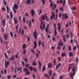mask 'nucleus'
<instances>
[{
    "label": "nucleus",
    "instance_id": "obj_56",
    "mask_svg": "<svg viewBox=\"0 0 79 79\" xmlns=\"http://www.w3.org/2000/svg\"><path fill=\"white\" fill-rule=\"evenodd\" d=\"M42 45H43V47H45V45H44V42H42Z\"/></svg>",
    "mask_w": 79,
    "mask_h": 79
},
{
    "label": "nucleus",
    "instance_id": "obj_45",
    "mask_svg": "<svg viewBox=\"0 0 79 79\" xmlns=\"http://www.w3.org/2000/svg\"><path fill=\"white\" fill-rule=\"evenodd\" d=\"M23 27L25 29H27V27L26 26V25H25L24 27Z\"/></svg>",
    "mask_w": 79,
    "mask_h": 79
},
{
    "label": "nucleus",
    "instance_id": "obj_51",
    "mask_svg": "<svg viewBox=\"0 0 79 79\" xmlns=\"http://www.w3.org/2000/svg\"><path fill=\"white\" fill-rule=\"evenodd\" d=\"M18 27H19V24H18V25L16 26V30H18Z\"/></svg>",
    "mask_w": 79,
    "mask_h": 79
},
{
    "label": "nucleus",
    "instance_id": "obj_19",
    "mask_svg": "<svg viewBox=\"0 0 79 79\" xmlns=\"http://www.w3.org/2000/svg\"><path fill=\"white\" fill-rule=\"evenodd\" d=\"M60 65H61V63H59L58 64V65H56V69H58V67H60Z\"/></svg>",
    "mask_w": 79,
    "mask_h": 79
},
{
    "label": "nucleus",
    "instance_id": "obj_58",
    "mask_svg": "<svg viewBox=\"0 0 79 79\" xmlns=\"http://www.w3.org/2000/svg\"><path fill=\"white\" fill-rule=\"evenodd\" d=\"M22 69V67H20L19 69H17L18 71H20Z\"/></svg>",
    "mask_w": 79,
    "mask_h": 79
},
{
    "label": "nucleus",
    "instance_id": "obj_28",
    "mask_svg": "<svg viewBox=\"0 0 79 79\" xmlns=\"http://www.w3.org/2000/svg\"><path fill=\"white\" fill-rule=\"evenodd\" d=\"M23 52V55H26V50H24Z\"/></svg>",
    "mask_w": 79,
    "mask_h": 79
},
{
    "label": "nucleus",
    "instance_id": "obj_57",
    "mask_svg": "<svg viewBox=\"0 0 79 79\" xmlns=\"http://www.w3.org/2000/svg\"><path fill=\"white\" fill-rule=\"evenodd\" d=\"M34 38L35 39H37V35H34Z\"/></svg>",
    "mask_w": 79,
    "mask_h": 79
},
{
    "label": "nucleus",
    "instance_id": "obj_4",
    "mask_svg": "<svg viewBox=\"0 0 79 79\" xmlns=\"http://www.w3.org/2000/svg\"><path fill=\"white\" fill-rule=\"evenodd\" d=\"M63 16L62 17V19H64V18L66 19L67 18H68V16H67V14H63Z\"/></svg>",
    "mask_w": 79,
    "mask_h": 79
},
{
    "label": "nucleus",
    "instance_id": "obj_5",
    "mask_svg": "<svg viewBox=\"0 0 79 79\" xmlns=\"http://www.w3.org/2000/svg\"><path fill=\"white\" fill-rule=\"evenodd\" d=\"M5 67L6 68H8V66L9 64H10V62L8 61L7 62L6 61L5 62Z\"/></svg>",
    "mask_w": 79,
    "mask_h": 79
},
{
    "label": "nucleus",
    "instance_id": "obj_22",
    "mask_svg": "<svg viewBox=\"0 0 79 79\" xmlns=\"http://www.w3.org/2000/svg\"><path fill=\"white\" fill-rule=\"evenodd\" d=\"M63 0H60L59 1H57V3H63Z\"/></svg>",
    "mask_w": 79,
    "mask_h": 79
},
{
    "label": "nucleus",
    "instance_id": "obj_9",
    "mask_svg": "<svg viewBox=\"0 0 79 79\" xmlns=\"http://www.w3.org/2000/svg\"><path fill=\"white\" fill-rule=\"evenodd\" d=\"M74 75H75V72H73L70 74V77L72 79H73V76Z\"/></svg>",
    "mask_w": 79,
    "mask_h": 79
},
{
    "label": "nucleus",
    "instance_id": "obj_43",
    "mask_svg": "<svg viewBox=\"0 0 79 79\" xmlns=\"http://www.w3.org/2000/svg\"><path fill=\"white\" fill-rule=\"evenodd\" d=\"M7 9V12L8 13H9V8L8 7V6H6Z\"/></svg>",
    "mask_w": 79,
    "mask_h": 79
},
{
    "label": "nucleus",
    "instance_id": "obj_18",
    "mask_svg": "<svg viewBox=\"0 0 79 79\" xmlns=\"http://www.w3.org/2000/svg\"><path fill=\"white\" fill-rule=\"evenodd\" d=\"M48 67L49 68H52V63H50L48 64Z\"/></svg>",
    "mask_w": 79,
    "mask_h": 79
},
{
    "label": "nucleus",
    "instance_id": "obj_60",
    "mask_svg": "<svg viewBox=\"0 0 79 79\" xmlns=\"http://www.w3.org/2000/svg\"><path fill=\"white\" fill-rule=\"evenodd\" d=\"M5 55L6 58L7 59H8V56L6 55V53H5Z\"/></svg>",
    "mask_w": 79,
    "mask_h": 79
},
{
    "label": "nucleus",
    "instance_id": "obj_11",
    "mask_svg": "<svg viewBox=\"0 0 79 79\" xmlns=\"http://www.w3.org/2000/svg\"><path fill=\"white\" fill-rule=\"evenodd\" d=\"M69 66L70 67H71V68H73V67H75V64L74 63L71 64H69Z\"/></svg>",
    "mask_w": 79,
    "mask_h": 79
},
{
    "label": "nucleus",
    "instance_id": "obj_52",
    "mask_svg": "<svg viewBox=\"0 0 79 79\" xmlns=\"http://www.w3.org/2000/svg\"><path fill=\"white\" fill-rule=\"evenodd\" d=\"M44 76H46V77H48L49 78H50V76L48 75L47 74H45L44 75Z\"/></svg>",
    "mask_w": 79,
    "mask_h": 79
},
{
    "label": "nucleus",
    "instance_id": "obj_46",
    "mask_svg": "<svg viewBox=\"0 0 79 79\" xmlns=\"http://www.w3.org/2000/svg\"><path fill=\"white\" fill-rule=\"evenodd\" d=\"M27 40L28 41H30V38L28 36H27Z\"/></svg>",
    "mask_w": 79,
    "mask_h": 79
},
{
    "label": "nucleus",
    "instance_id": "obj_55",
    "mask_svg": "<svg viewBox=\"0 0 79 79\" xmlns=\"http://www.w3.org/2000/svg\"><path fill=\"white\" fill-rule=\"evenodd\" d=\"M60 10H61V11H63V10H64L63 7H60Z\"/></svg>",
    "mask_w": 79,
    "mask_h": 79
},
{
    "label": "nucleus",
    "instance_id": "obj_16",
    "mask_svg": "<svg viewBox=\"0 0 79 79\" xmlns=\"http://www.w3.org/2000/svg\"><path fill=\"white\" fill-rule=\"evenodd\" d=\"M15 56L13 55H12V57L11 58L9 59V60H12V61H13L14 60V58H15Z\"/></svg>",
    "mask_w": 79,
    "mask_h": 79
},
{
    "label": "nucleus",
    "instance_id": "obj_23",
    "mask_svg": "<svg viewBox=\"0 0 79 79\" xmlns=\"http://www.w3.org/2000/svg\"><path fill=\"white\" fill-rule=\"evenodd\" d=\"M38 62L39 63V64L40 69L41 68V63H40V61H39V60L38 61Z\"/></svg>",
    "mask_w": 79,
    "mask_h": 79
},
{
    "label": "nucleus",
    "instance_id": "obj_64",
    "mask_svg": "<svg viewBox=\"0 0 79 79\" xmlns=\"http://www.w3.org/2000/svg\"><path fill=\"white\" fill-rule=\"evenodd\" d=\"M36 56L37 57V58H39V54H38V53H36Z\"/></svg>",
    "mask_w": 79,
    "mask_h": 79
},
{
    "label": "nucleus",
    "instance_id": "obj_15",
    "mask_svg": "<svg viewBox=\"0 0 79 79\" xmlns=\"http://www.w3.org/2000/svg\"><path fill=\"white\" fill-rule=\"evenodd\" d=\"M14 23L15 24H17V23H18V20L16 19L15 18H14Z\"/></svg>",
    "mask_w": 79,
    "mask_h": 79
},
{
    "label": "nucleus",
    "instance_id": "obj_36",
    "mask_svg": "<svg viewBox=\"0 0 79 79\" xmlns=\"http://www.w3.org/2000/svg\"><path fill=\"white\" fill-rule=\"evenodd\" d=\"M63 38L64 39V42H65L66 41V38L64 35H63Z\"/></svg>",
    "mask_w": 79,
    "mask_h": 79
},
{
    "label": "nucleus",
    "instance_id": "obj_32",
    "mask_svg": "<svg viewBox=\"0 0 79 79\" xmlns=\"http://www.w3.org/2000/svg\"><path fill=\"white\" fill-rule=\"evenodd\" d=\"M46 69V67H45V66H44L43 68V70L44 71H45V69Z\"/></svg>",
    "mask_w": 79,
    "mask_h": 79
},
{
    "label": "nucleus",
    "instance_id": "obj_7",
    "mask_svg": "<svg viewBox=\"0 0 79 79\" xmlns=\"http://www.w3.org/2000/svg\"><path fill=\"white\" fill-rule=\"evenodd\" d=\"M33 43H34V46L33 48L34 49H35L36 48H37V42L35 41H34L33 42Z\"/></svg>",
    "mask_w": 79,
    "mask_h": 79
},
{
    "label": "nucleus",
    "instance_id": "obj_48",
    "mask_svg": "<svg viewBox=\"0 0 79 79\" xmlns=\"http://www.w3.org/2000/svg\"><path fill=\"white\" fill-rule=\"evenodd\" d=\"M23 21L24 23H25V17H23Z\"/></svg>",
    "mask_w": 79,
    "mask_h": 79
},
{
    "label": "nucleus",
    "instance_id": "obj_39",
    "mask_svg": "<svg viewBox=\"0 0 79 79\" xmlns=\"http://www.w3.org/2000/svg\"><path fill=\"white\" fill-rule=\"evenodd\" d=\"M42 2V3H43V4H45V0H41Z\"/></svg>",
    "mask_w": 79,
    "mask_h": 79
},
{
    "label": "nucleus",
    "instance_id": "obj_59",
    "mask_svg": "<svg viewBox=\"0 0 79 79\" xmlns=\"http://www.w3.org/2000/svg\"><path fill=\"white\" fill-rule=\"evenodd\" d=\"M60 45H61V46H63V43H61V42H60Z\"/></svg>",
    "mask_w": 79,
    "mask_h": 79
},
{
    "label": "nucleus",
    "instance_id": "obj_14",
    "mask_svg": "<svg viewBox=\"0 0 79 79\" xmlns=\"http://www.w3.org/2000/svg\"><path fill=\"white\" fill-rule=\"evenodd\" d=\"M2 25H3V26L4 27H5V25H6L5 20H3V21H2Z\"/></svg>",
    "mask_w": 79,
    "mask_h": 79
},
{
    "label": "nucleus",
    "instance_id": "obj_40",
    "mask_svg": "<svg viewBox=\"0 0 79 79\" xmlns=\"http://www.w3.org/2000/svg\"><path fill=\"white\" fill-rule=\"evenodd\" d=\"M53 2H52L50 4V6L51 7H52H52H53Z\"/></svg>",
    "mask_w": 79,
    "mask_h": 79
},
{
    "label": "nucleus",
    "instance_id": "obj_62",
    "mask_svg": "<svg viewBox=\"0 0 79 79\" xmlns=\"http://www.w3.org/2000/svg\"><path fill=\"white\" fill-rule=\"evenodd\" d=\"M51 49H52V50H54L55 49V47H53V46H52V47L51 48Z\"/></svg>",
    "mask_w": 79,
    "mask_h": 79
},
{
    "label": "nucleus",
    "instance_id": "obj_30",
    "mask_svg": "<svg viewBox=\"0 0 79 79\" xmlns=\"http://www.w3.org/2000/svg\"><path fill=\"white\" fill-rule=\"evenodd\" d=\"M23 49H25L26 48V44H24L23 46Z\"/></svg>",
    "mask_w": 79,
    "mask_h": 79
},
{
    "label": "nucleus",
    "instance_id": "obj_49",
    "mask_svg": "<svg viewBox=\"0 0 79 79\" xmlns=\"http://www.w3.org/2000/svg\"><path fill=\"white\" fill-rule=\"evenodd\" d=\"M70 35H71V37H73V34H72V33H71V32H70Z\"/></svg>",
    "mask_w": 79,
    "mask_h": 79
},
{
    "label": "nucleus",
    "instance_id": "obj_12",
    "mask_svg": "<svg viewBox=\"0 0 79 79\" xmlns=\"http://www.w3.org/2000/svg\"><path fill=\"white\" fill-rule=\"evenodd\" d=\"M31 13L32 16H34V14H35V12H34V10L33 9L31 10Z\"/></svg>",
    "mask_w": 79,
    "mask_h": 79
},
{
    "label": "nucleus",
    "instance_id": "obj_37",
    "mask_svg": "<svg viewBox=\"0 0 79 79\" xmlns=\"http://www.w3.org/2000/svg\"><path fill=\"white\" fill-rule=\"evenodd\" d=\"M31 52H32V53H33L34 55L35 54V52H34V49H31Z\"/></svg>",
    "mask_w": 79,
    "mask_h": 79
},
{
    "label": "nucleus",
    "instance_id": "obj_24",
    "mask_svg": "<svg viewBox=\"0 0 79 79\" xmlns=\"http://www.w3.org/2000/svg\"><path fill=\"white\" fill-rule=\"evenodd\" d=\"M66 54L65 53H63L62 52L61 54V56L62 57H64V56H66Z\"/></svg>",
    "mask_w": 79,
    "mask_h": 79
},
{
    "label": "nucleus",
    "instance_id": "obj_34",
    "mask_svg": "<svg viewBox=\"0 0 79 79\" xmlns=\"http://www.w3.org/2000/svg\"><path fill=\"white\" fill-rule=\"evenodd\" d=\"M41 45V41H39L38 43V45L39 47H40Z\"/></svg>",
    "mask_w": 79,
    "mask_h": 79
},
{
    "label": "nucleus",
    "instance_id": "obj_35",
    "mask_svg": "<svg viewBox=\"0 0 79 79\" xmlns=\"http://www.w3.org/2000/svg\"><path fill=\"white\" fill-rule=\"evenodd\" d=\"M68 50L69 51H71V46H69V47Z\"/></svg>",
    "mask_w": 79,
    "mask_h": 79
},
{
    "label": "nucleus",
    "instance_id": "obj_13",
    "mask_svg": "<svg viewBox=\"0 0 79 79\" xmlns=\"http://www.w3.org/2000/svg\"><path fill=\"white\" fill-rule=\"evenodd\" d=\"M4 37L6 40H7V37H8V34H7V33H6V34H4Z\"/></svg>",
    "mask_w": 79,
    "mask_h": 79
},
{
    "label": "nucleus",
    "instance_id": "obj_2",
    "mask_svg": "<svg viewBox=\"0 0 79 79\" xmlns=\"http://www.w3.org/2000/svg\"><path fill=\"white\" fill-rule=\"evenodd\" d=\"M43 20H45V19H46L47 21H48L49 19L48 18V17L47 16H46V17L44 15H42V18Z\"/></svg>",
    "mask_w": 79,
    "mask_h": 79
},
{
    "label": "nucleus",
    "instance_id": "obj_6",
    "mask_svg": "<svg viewBox=\"0 0 79 79\" xmlns=\"http://www.w3.org/2000/svg\"><path fill=\"white\" fill-rule=\"evenodd\" d=\"M45 24H44V23H43V24L41 23V25L40 27V29H44L45 28Z\"/></svg>",
    "mask_w": 79,
    "mask_h": 79
},
{
    "label": "nucleus",
    "instance_id": "obj_38",
    "mask_svg": "<svg viewBox=\"0 0 79 79\" xmlns=\"http://www.w3.org/2000/svg\"><path fill=\"white\" fill-rule=\"evenodd\" d=\"M2 10H4V11H6V9H5V8L4 7H3L2 8Z\"/></svg>",
    "mask_w": 79,
    "mask_h": 79
},
{
    "label": "nucleus",
    "instance_id": "obj_50",
    "mask_svg": "<svg viewBox=\"0 0 79 79\" xmlns=\"http://www.w3.org/2000/svg\"><path fill=\"white\" fill-rule=\"evenodd\" d=\"M24 60L26 63H27L28 60L26 58L25 59H24Z\"/></svg>",
    "mask_w": 79,
    "mask_h": 79
},
{
    "label": "nucleus",
    "instance_id": "obj_42",
    "mask_svg": "<svg viewBox=\"0 0 79 79\" xmlns=\"http://www.w3.org/2000/svg\"><path fill=\"white\" fill-rule=\"evenodd\" d=\"M1 31H2V32H4V31H5V29H4V28H3V27H2V28Z\"/></svg>",
    "mask_w": 79,
    "mask_h": 79
},
{
    "label": "nucleus",
    "instance_id": "obj_20",
    "mask_svg": "<svg viewBox=\"0 0 79 79\" xmlns=\"http://www.w3.org/2000/svg\"><path fill=\"white\" fill-rule=\"evenodd\" d=\"M32 64L33 65H34V66H36V65H37V62H36L35 61H33Z\"/></svg>",
    "mask_w": 79,
    "mask_h": 79
},
{
    "label": "nucleus",
    "instance_id": "obj_63",
    "mask_svg": "<svg viewBox=\"0 0 79 79\" xmlns=\"http://www.w3.org/2000/svg\"><path fill=\"white\" fill-rule=\"evenodd\" d=\"M10 78H11V76H8L7 77V79H10Z\"/></svg>",
    "mask_w": 79,
    "mask_h": 79
},
{
    "label": "nucleus",
    "instance_id": "obj_31",
    "mask_svg": "<svg viewBox=\"0 0 79 79\" xmlns=\"http://www.w3.org/2000/svg\"><path fill=\"white\" fill-rule=\"evenodd\" d=\"M54 34L55 35H56V34H57V32L56 31V29H55L54 30Z\"/></svg>",
    "mask_w": 79,
    "mask_h": 79
},
{
    "label": "nucleus",
    "instance_id": "obj_53",
    "mask_svg": "<svg viewBox=\"0 0 79 79\" xmlns=\"http://www.w3.org/2000/svg\"><path fill=\"white\" fill-rule=\"evenodd\" d=\"M72 9L73 10H76V7L75 6L73 7L72 8Z\"/></svg>",
    "mask_w": 79,
    "mask_h": 79
},
{
    "label": "nucleus",
    "instance_id": "obj_1",
    "mask_svg": "<svg viewBox=\"0 0 79 79\" xmlns=\"http://www.w3.org/2000/svg\"><path fill=\"white\" fill-rule=\"evenodd\" d=\"M23 71L25 72L28 75H29L30 74H31V73L29 72L28 69L26 68L23 69Z\"/></svg>",
    "mask_w": 79,
    "mask_h": 79
},
{
    "label": "nucleus",
    "instance_id": "obj_8",
    "mask_svg": "<svg viewBox=\"0 0 79 79\" xmlns=\"http://www.w3.org/2000/svg\"><path fill=\"white\" fill-rule=\"evenodd\" d=\"M72 71L73 73H75V71H77V68L76 67H73V69L72 70Z\"/></svg>",
    "mask_w": 79,
    "mask_h": 79
},
{
    "label": "nucleus",
    "instance_id": "obj_3",
    "mask_svg": "<svg viewBox=\"0 0 79 79\" xmlns=\"http://www.w3.org/2000/svg\"><path fill=\"white\" fill-rule=\"evenodd\" d=\"M53 18L54 19H55V13L53 12H52V15L51 16V20H52Z\"/></svg>",
    "mask_w": 79,
    "mask_h": 79
},
{
    "label": "nucleus",
    "instance_id": "obj_26",
    "mask_svg": "<svg viewBox=\"0 0 79 79\" xmlns=\"http://www.w3.org/2000/svg\"><path fill=\"white\" fill-rule=\"evenodd\" d=\"M69 55L70 56H74V55L71 52H70L69 53Z\"/></svg>",
    "mask_w": 79,
    "mask_h": 79
},
{
    "label": "nucleus",
    "instance_id": "obj_54",
    "mask_svg": "<svg viewBox=\"0 0 79 79\" xmlns=\"http://www.w3.org/2000/svg\"><path fill=\"white\" fill-rule=\"evenodd\" d=\"M52 70H50L49 72V75L50 76H52Z\"/></svg>",
    "mask_w": 79,
    "mask_h": 79
},
{
    "label": "nucleus",
    "instance_id": "obj_27",
    "mask_svg": "<svg viewBox=\"0 0 79 79\" xmlns=\"http://www.w3.org/2000/svg\"><path fill=\"white\" fill-rule=\"evenodd\" d=\"M29 68L30 69V70L31 71H33V68H32V66L29 67Z\"/></svg>",
    "mask_w": 79,
    "mask_h": 79
},
{
    "label": "nucleus",
    "instance_id": "obj_25",
    "mask_svg": "<svg viewBox=\"0 0 79 79\" xmlns=\"http://www.w3.org/2000/svg\"><path fill=\"white\" fill-rule=\"evenodd\" d=\"M14 7L15 8H16V9H18V6L16 4L14 6Z\"/></svg>",
    "mask_w": 79,
    "mask_h": 79
},
{
    "label": "nucleus",
    "instance_id": "obj_33",
    "mask_svg": "<svg viewBox=\"0 0 79 79\" xmlns=\"http://www.w3.org/2000/svg\"><path fill=\"white\" fill-rule=\"evenodd\" d=\"M54 65H55V64H56V59H55L54 60Z\"/></svg>",
    "mask_w": 79,
    "mask_h": 79
},
{
    "label": "nucleus",
    "instance_id": "obj_21",
    "mask_svg": "<svg viewBox=\"0 0 79 79\" xmlns=\"http://www.w3.org/2000/svg\"><path fill=\"white\" fill-rule=\"evenodd\" d=\"M31 0H27V3L28 5H29V4H30V3H31Z\"/></svg>",
    "mask_w": 79,
    "mask_h": 79
},
{
    "label": "nucleus",
    "instance_id": "obj_61",
    "mask_svg": "<svg viewBox=\"0 0 79 79\" xmlns=\"http://www.w3.org/2000/svg\"><path fill=\"white\" fill-rule=\"evenodd\" d=\"M73 49L74 50H76V47L74 46L73 48Z\"/></svg>",
    "mask_w": 79,
    "mask_h": 79
},
{
    "label": "nucleus",
    "instance_id": "obj_47",
    "mask_svg": "<svg viewBox=\"0 0 79 79\" xmlns=\"http://www.w3.org/2000/svg\"><path fill=\"white\" fill-rule=\"evenodd\" d=\"M10 34L11 37H13V33L12 32H10Z\"/></svg>",
    "mask_w": 79,
    "mask_h": 79
},
{
    "label": "nucleus",
    "instance_id": "obj_41",
    "mask_svg": "<svg viewBox=\"0 0 79 79\" xmlns=\"http://www.w3.org/2000/svg\"><path fill=\"white\" fill-rule=\"evenodd\" d=\"M10 17L11 18H13V15L12 14V12H10Z\"/></svg>",
    "mask_w": 79,
    "mask_h": 79
},
{
    "label": "nucleus",
    "instance_id": "obj_17",
    "mask_svg": "<svg viewBox=\"0 0 79 79\" xmlns=\"http://www.w3.org/2000/svg\"><path fill=\"white\" fill-rule=\"evenodd\" d=\"M58 29L59 30V32H60V31H61V27L60 26V23H58Z\"/></svg>",
    "mask_w": 79,
    "mask_h": 79
},
{
    "label": "nucleus",
    "instance_id": "obj_44",
    "mask_svg": "<svg viewBox=\"0 0 79 79\" xmlns=\"http://www.w3.org/2000/svg\"><path fill=\"white\" fill-rule=\"evenodd\" d=\"M13 11L15 13H16L17 12V11H16V10L15 9H13Z\"/></svg>",
    "mask_w": 79,
    "mask_h": 79
},
{
    "label": "nucleus",
    "instance_id": "obj_10",
    "mask_svg": "<svg viewBox=\"0 0 79 79\" xmlns=\"http://www.w3.org/2000/svg\"><path fill=\"white\" fill-rule=\"evenodd\" d=\"M49 28V24H48L47 25V27H46V29H45V31L47 32V33H48V28Z\"/></svg>",
    "mask_w": 79,
    "mask_h": 79
},
{
    "label": "nucleus",
    "instance_id": "obj_29",
    "mask_svg": "<svg viewBox=\"0 0 79 79\" xmlns=\"http://www.w3.org/2000/svg\"><path fill=\"white\" fill-rule=\"evenodd\" d=\"M65 3H66V1L65 0H64L63 3V6L64 7V5H65Z\"/></svg>",
    "mask_w": 79,
    "mask_h": 79
}]
</instances>
